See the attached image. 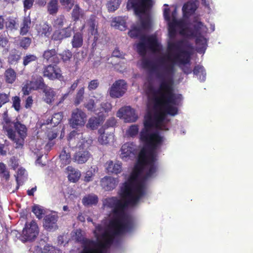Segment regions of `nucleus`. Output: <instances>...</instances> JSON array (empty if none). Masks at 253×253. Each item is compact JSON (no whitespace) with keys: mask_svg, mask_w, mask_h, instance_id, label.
Instances as JSON below:
<instances>
[{"mask_svg":"<svg viewBox=\"0 0 253 253\" xmlns=\"http://www.w3.org/2000/svg\"><path fill=\"white\" fill-rule=\"evenodd\" d=\"M198 3V0H191L185 3L182 8L184 18L181 20L176 19L175 7L169 8L168 5L164 4V16L168 22L170 38L167 50L161 53L154 63L144 57L141 61L143 68L152 71L157 83L156 88L150 83L145 84L147 106H178L182 99L181 95L173 93L175 66H179L185 74L191 73L190 55L192 48L186 41H173L176 33L188 38H195L198 53L204 54L207 49V27L198 19L192 23H189L186 19L196 10Z\"/></svg>","mask_w":253,"mask_h":253,"instance_id":"f257e3e1","label":"nucleus"},{"mask_svg":"<svg viewBox=\"0 0 253 253\" xmlns=\"http://www.w3.org/2000/svg\"><path fill=\"white\" fill-rule=\"evenodd\" d=\"M140 139L144 147L132 171L121 188L119 197L107 198L103 201L104 210L110 214L103 225L96 227L94 234L97 242L84 240L81 230L75 233V239L83 241L82 253L90 243L94 245L96 253H107V249L119 241L121 235L130 232L135 227L133 218L126 209L127 206L136 205L146 194L147 180L156 175L158 150L163 141L162 136H140Z\"/></svg>","mask_w":253,"mask_h":253,"instance_id":"f03ea898","label":"nucleus"},{"mask_svg":"<svg viewBox=\"0 0 253 253\" xmlns=\"http://www.w3.org/2000/svg\"><path fill=\"white\" fill-rule=\"evenodd\" d=\"M11 137L8 138L15 144L16 147H22L27 136V128L25 125L16 120L11 128Z\"/></svg>","mask_w":253,"mask_h":253,"instance_id":"7ed1b4c3","label":"nucleus"},{"mask_svg":"<svg viewBox=\"0 0 253 253\" xmlns=\"http://www.w3.org/2000/svg\"><path fill=\"white\" fill-rule=\"evenodd\" d=\"M39 232L38 226L35 221L27 223L23 229L21 240L23 242L32 241L37 237Z\"/></svg>","mask_w":253,"mask_h":253,"instance_id":"20e7f679","label":"nucleus"},{"mask_svg":"<svg viewBox=\"0 0 253 253\" xmlns=\"http://www.w3.org/2000/svg\"><path fill=\"white\" fill-rule=\"evenodd\" d=\"M89 143L87 142V141L85 142L83 139L78 144V147L82 150L76 152L74 155L73 157L74 162L78 164H84L88 160L90 155L88 152L85 149L89 146Z\"/></svg>","mask_w":253,"mask_h":253,"instance_id":"39448f33","label":"nucleus"},{"mask_svg":"<svg viewBox=\"0 0 253 253\" xmlns=\"http://www.w3.org/2000/svg\"><path fill=\"white\" fill-rule=\"evenodd\" d=\"M86 115L81 109L77 108L72 111L69 124L73 128H77L84 126L85 124Z\"/></svg>","mask_w":253,"mask_h":253,"instance_id":"423d86ee","label":"nucleus"},{"mask_svg":"<svg viewBox=\"0 0 253 253\" xmlns=\"http://www.w3.org/2000/svg\"><path fill=\"white\" fill-rule=\"evenodd\" d=\"M137 147L133 143H126L121 147L120 158L124 161L134 158L137 155Z\"/></svg>","mask_w":253,"mask_h":253,"instance_id":"0eeeda50","label":"nucleus"},{"mask_svg":"<svg viewBox=\"0 0 253 253\" xmlns=\"http://www.w3.org/2000/svg\"><path fill=\"white\" fill-rule=\"evenodd\" d=\"M126 90L125 81L120 80L115 82L109 90V94L113 98H119L123 95Z\"/></svg>","mask_w":253,"mask_h":253,"instance_id":"6e6552de","label":"nucleus"},{"mask_svg":"<svg viewBox=\"0 0 253 253\" xmlns=\"http://www.w3.org/2000/svg\"><path fill=\"white\" fill-rule=\"evenodd\" d=\"M117 116L124 120L125 122H133L137 118L134 110L129 106L121 108L117 113Z\"/></svg>","mask_w":253,"mask_h":253,"instance_id":"1a4fd4ad","label":"nucleus"},{"mask_svg":"<svg viewBox=\"0 0 253 253\" xmlns=\"http://www.w3.org/2000/svg\"><path fill=\"white\" fill-rule=\"evenodd\" d=\"M57 219L58 216L54 212L46 214L44 218L43 226L49 231L55 230L57 227L56 224Z\"/></svg>","mask_w":253,"mask_h":253,"instance_id":"9d476101","label":"nucleus"},{"mask_svg":"<svg viewBox=\"0 0 253 253\" xmlns=\"http://www.w3.org/2000/svg\"><path fill=\"white\" fill-rule=\"evenodd\" d=\"M43 73L44 77L51 80L59 79L61 77V70L56 66L48 65L45 67Z\"/></svg>","mask_w":253,"mask_h":253,"instance_id":"9b49d317","label":"nucleus"},{"mask_svg":"<svg viewBox=\"0 0 253 253\" xmlns=\"http://www.w3.org/2000/svg\"><path fill=\"white\" fill-rule=\"evenodd\" d=\"M73 28L71 25L67 27L56 30L52 35V39L54 41H60L64 38L71 36Z\"/></svg>","mask_w":253,"mask_h":253,"instance_id":"f8f14e48","label":"nucleus"},{"mask_svg":"<svg viewBox=\"0 0 253 253\" xmlns=\"http://www.w3.org/2000/svg\"><path fill=\"white\" fill-rule=\"evenodd\" d=\"M99 134L98 138L99 143L101 145H107L113 143L114 141V135L112 133H106L104 128L98 130Z\"/></svg>","mask_w":253,"mask_h":253,"instance_id":"ddd939ff","label":"nucleus"},{"mask_svg":"<svg viewBox=\"0 0 253 253\" xmlns=\"http://www.w3.org/2000/svg\"><path fill=\"white\" fill-rule=\"evenodd\" d=\"M105 168L108 173L118 174L122 171V164L119 161H109L105 164Z\"/></svg>","mask_w":253,"mask_h":253,"instance_id":"4468645a","label":"nucleus"},{"mask_svg":"<svg viewBox=\"0 0 253 253\" xmlns=\"http://www.w3.org/2000/svg\"><path fill=\"white\" fill-rule=\"evenodd\" d=\"M119 182L118 178L111 176H105L101 180V186L106 190L114 189Z\"/></svg>","mask_w":253,"mask_h":253,"instance_id":"2eb2a0df","label":"nucleus"},{"mask_svg":"<svg viewBox=\"0 0 253 253\" xmlns=\"http://www.w3.org/2000/svg\"><path fill=\"white\" fill-rule=\"evenodd\" d=\"M2 120L3 128L6 132V135L8 137H10L12 136L11 128L13 127V124H14V122H15L16 121L13 122L11 121L10 119L8 117L7 111L4 112L3 114Z\"/></svg>","mask_w":253,"mask_h":253,"instance_id":"dca6fc26","label":"nucleus"},{"mask_svg":"<svg viewBox=\"0 0 253 253\" xmlns=\"http://www.w3.org/2000/svg\"><path fill=\"white\" fill-rule=\"evenodd\" d=\"M2 120L3 128L6 132V135L8 137H10L12 136L11 128L13 127V124H14V122H15L16 121L13 122L11 121L10 119L8 117L7 111L4 112L3 114Z\"/></svg>","mask_w":253,"mask_h":253,"instance_id":"f3484780","label":"nucleus"},{"mask_svg":"<svg viewBox=\"0 0 253 253\" xmlns=\"http://www.w3.org/2000/svg\"><path fill=\"white\" fill-rule=\"evenodd\" d=\"M71 162L70 149L68 147H64L61 151L59 155V162L61 166L64 167L69 164Z\"/></svg>","mask_w":253,"mask_h":253,"instance_id":"a211bd4d","label":"nucleus"},{"mask_svg":"<svg viewBox=\"0 0 253 253\" xmlns=\"http://www.w3.org/2000/svg\"><path fill=\"white\" fill-rule=\"evenodd\" d=\"M66 171L68 179L71 182H76L81 177V173L80 171L72 167L68 166L66 168Z\"/></svg>","mask_w":253,"mask_h":253,"instance_id":"6ab92c4d","label":"nucleus"},{"mask_svg":"<svg viewBox=\"0 0 253 253\" xmlns=\"http://www.w3.org/2000/svg\"><path fill=\"white\" fill-rule=\"evenodd\" d=\"M43 57L47 62L56 63L58 61L57 53L55 49H49L45 51Z\"/></svg>","mask_w":253,"mask_h":253,"instance_id":"aec40b11","label":"nucleus"},{"mask_svg":"<svg viewBox=\"0 0 253 253\" xmlns=\"http://www.w3.org/2000/svg\"><path fill=\"white\" fill-rule=\"evenodd\" d=\"M82 202L85 206L95 205L98 202V197L94 194H89L83 198Z\"/></svg>","mask_w":253,"mask_h":253,"instance_id":"412c9836","label":"nucleus"},{"mask_svg":"<svg viewBox=\"0 0 253 253\" xmlns=\"http://www.w3.org/2000/svg\"><path fill=\"white\" fill-rule=\"evenodd\" d=\"M43 92L44 93V100L47 103H51L54 100L55 96L54 90L49 87L45 86Z\"/></svg>","mask_w":253,"mask_h":253,"instance_id":"4be33fe9","label":"nucleus"},{"mask_svg":"<svg viewBox=\"0 0 253 253\" xmlns=\"http://www.w3.org/2000/svg\"><path fill=\"white\" fill-rule=\"evenodd\" d=\"M27 172L25 169L20 167L18 168L16 177L17 184L18 185L23 183V181L27 178Z\"/></svg>","mask_w":253,"mask_h":253,"instance_id":"5701e85b","label":"nucleus"},{"mask_svg":"<svg viewBox=\"0 0 253 253\" xmlns=\"http://www.w3.org/2000/svg\"><path fill=\"white\" fill-rule=\"evenodd\" d=\"M111 25L115 28L120 29L121 31L126 29V23L122 17H115L113 19Z\"/></svg>","mask_w":253,"mask_h":253,"instance_id":"b1692460","label":"nucleus"},{"mask_svg":"<svg viewBox=\"0 0 253 253\" xmlns=\"http://www.w3.org/2000/svg\"><path fill=\"white\" fill-rule=\"evenodd\" d=\"M38 34L42 37H48L50 35V27L46 23L41 24L37 28Z\"/></svg>","mask_w":253,"mask_h":253,"instance_id":"393cba45","label":"nucleus"},{"mask_svg":"<svg viewBox=\"0 0 253 253\" xmlns=\"http://www.w3.org/2000/svg\"><path fill=\"white\" fill-rule=\"evenodd\" d=\"M98 171V169L96 166L91 167L84 173V180L85 182H89L92 180L94 176Z\"/></svg>","mask_w":253,"mask_h":253,"instance_id":"a878e982","label":"nucleus"},{"mask_svg":"<svg viewBox=\"0 0 253 253\" xmlns=\"http://www.w3.org/2000/svg\"><path fill=\"white\" fill-rule=\"evenodd\" d=\"M193 72L201 81L205 80L206 74L203 66L200 65L195 66Z\"/></svg>","mask_w":253,"mask_h":253,"instance_id":"bb28decb","label":"nucleus"},{"mask_svg":"<svg viewBox=\"0 0 253 253\" xmlns=\"http://www.w3.org/2000/svg\"><path fill=\"white\" fill-rule=\"evenodd\" d=\"M5 81L7 83L12 84L15 80L16 74L12 69H8L4 73Z\"/></svg>","mask_w":253,"mask_h":253,"instance_id":"cd10ccee","label":"nucleus"},{"mask_svg":"<svg viewBox=\"0 0 253 253\" xmlns=\"http://www.w3.org/2000/svg\"><path fill=\"white\" fill-rule=\"evenodd\" d=\"M31 23V19L29 16L26 17L24 18L20 29L21 34L25 35L28 33L30 27Z\"/></svg>","mask_w":253,"mask_h":253,"instance_id":"c85d7f7f","label":"nucleus"},{"mask_svg":"<svg viewBox=\"0 0 253 253\" xmlns=\"http://www.w3.org/2000/svg\"><path fill=\"white\" fill-rule=\"evenodd\" d=\"M83 39L82 35L77 33L74 36L72 41V46L74 48H78L83 45Z\"/></svg>","mask_w":253,"mask_h":253,"instance_id":"c756f323","label":"nucleus"},{"mask_svg":"<svg viewBox=\"0 0 253 253\" xmlns=\"http://www.w3.org/2000/svg\"><path fill=\"white\" fill-rule=\"evenodd\" d=\"M58 10L57 0H51L47 5V11L50 14H54L57 13Z\"/></svg>","mask_w":253,"mask_h":253,"instance_id":"7c9ffc66","label":"nucleus"},{"mask_svg":"<svg viewBox=\"0 0 253 253\" xmlns=\"http://www.w3.org/2000/svg\"><path fill=\"white\" fill-rule=\"evenodd\" d=\"M66 20L63 15H60L56 18L53 23V26L56 29L62 28Z\"/></svg>","mask_w":253,"mask_h":253,"instance_id":"2f4dec72","label":"nucleus"},{"mask_svg":"<svg viewBox=\"0 0 253 253\" xmlns=\"http://www.w3.org/2000/svg\"><path fill=\"white\" fill-rule=\"evenodd\" d=\"M0 175L2 179L8 180L9 178V172L5 165L2 163H0Z\"/></svg>","mask_w":253,"mask_h":253,"instance_id":"473e14b6","label":"nucleus"},{"mask_svg":"<svg viewBox=\"0 0 253 253\" xmlns=\"http://www.w3.org/2000/svg\"><path fill=\"white\" fill-rule=\"evenodd\" d=\"M32 211L39 219L42 218L45 212L44 209L39 205L34 206L33 207Z\"/></svg>","mask_w":253,"mask_h":253,"instance_id":"72a5a7b5","label":"nucleus"},{"mask_svg":"<svg viewBox=\"0 0 253 253\" xmlns=\"http://www.w3.org/2000/svg\"><path fill=\"white\" fill-rule=\"evenodd\" d=\"M120 3V0H110L107 5L108 10L111 12L115 11L119 7Z\"/></svg>","mask_w":253,"mask_h":253,"instance_id":"f704fd0d","label":"nucleus"},{"mask_svg":"<svg viewBox=\"0 0 253 253\" xmlns=\"http://www.w3.org/2000/svg\"><path fill=\"white\" fill-rule=\"evenodd\" d=\"M84 92V87H81L78 90L74 100V103L76 105H78L83 101Z\"/></svg>","mask_w":253,"mask_h":253,"instance_id":"c9c22d12","label":"nucleus"},{"mask_svg":"<svg viewBox=\"0 0 253 253\" xmlns=\"http://www.w3.org/2000/svg\"><path fill=\"white\" fill-rule=\"evenodd\" d=\"M100 120L96 117H93L89 119L87 124V126L91 129L96 128L100 124Z\"/></svg>","mask_w":253,"mask_h":253,"instance_id":"e433bc0d","label":"nucleus"},{"mask_svg":"<svg viewBox=\"0 0 253 253\" xmlns=\"http://www.w3.org/2000/svg\"><path fill=\"white\" fill-rule=\"evenodd\" d=\"M33 82L32 87H33V89L34 90H36L39 88L44 89L46 86L43 83L42 79L41 77H39L35 82Z\"/></svg>","mask_w":253,"mask_h":253,"instance_id":"4c0bfd02","label":"nucleus"},{"mask_svg":"<svg viewBox=\"0 0 253 253\" xmlns=\"http://www.w3.org/2000/svg\"><path fill=\"white\" fill-rule=\"evenodd\" d=\"M5 26L7 29L12 30L13 29H17L18 24L16 20L14 18H9L7 21L5 23Z\"/></svg>","mask_w":253,"mask_h":253,"instance_id":"58836bf2","label":"nucleus"},{"mask_svg":"<svg viewBox=\"0 0 253 253\" xmlns=\"http://www.w3.org/2000/svg\"><path fill=\"white\" fill-rule=\"evenodd\" d=\"M20 58V56L15 50L12 51L8 57V61L10 63L13 64L17 62Z\"/></svg>","mask_w":253,"mask_h":253,"instance_id":"ea45409f","label":"nucleus"},{"mask_svg":"<svg viewBox=\"0 0 253 253\" xmlns=\"http://www.w3.org/2000/svg\"><path fill=\"white\" fill-rule=\"evenodd\" d=\"M62 118L63 115L62 113H56L54 114L50 120L51 123L53 124L54 126L57 125L59 124Z\"/></svg>","mask_w":253,"mask_h":253,"instance_id":"a19ab883","label":"nucleus"},{"mask_svg":"<svg viewBox=\"0 0 253 253\" xmlns=\"http://www.w3.org/2000/svg\"><path fill=\"white\" fill-rule=\"evenodd\" d=\"M138 132V127L136 125L131 126L126 131V134L133 137L137 134Z\"/></svg>","mask_w":253,"mask_h":253,"instance_id":"79ce46f5","label":"nucleus"},{"mask_svg":"<svg viewBox=\"0 0 253 253\" xmlns=\"http://www.w3.org/2000/svg\"><path fill=\"white\" fill-rule=\"evenodd\" d=\"M43 145V143H42V141L41 139H38L35 144L36 148L33 149V152L37 155L39 154H41L40 151L42 150Z\"/></svg>","mask_w":253,"mask_h":253,"instance_id":"37998d69","label":"nucleus"},{"mask_svg":"<svg viewBox=\"0 0 253 253\" xmlns=\"http://www.w3.org/2000/svg\"><path fill=\"white\" fill-rule=\"evenodd\" d=\"M60 2L68 11L72 8L74 4V0H60Z\"/></svg>","mask_w":253,"mask_h":253,"instance_id":"c03bdc74","label":"nucleus"},{"mask_svg":"<svg viewBox=\"0 0 253 253\" xmlns=\"http://www.w3.org/2000/svg\"><path fill=\"white\" fill-rule=\"evenodd\" d=\"M32 84L33 82L31 81L26 82L22 88V91L24 95L29 94L31 90L33 89V87H32Z\"/></svg>","mask_w":253,"mask_h":253,"instance_id":"a18cd8bd","label":"nucleus"},{"mask_svg":"<svg viewBox=\"0 0 253 253\" xmlns=\"http://www.w3.org/2000/svg\"><path fill=\"white\" fill-rule=\"evenodd\" d=\"M37 59V57L34 55H27L23 58V64L24 66H26L31 62L36 61Z\"/></svg>","mask_w":253,"mask_h":253,"instance_id":"49530a36","label":"nucleus"},{"mask_svg":"<svg viewBox=\"0 0 253 253\" xmlns=\"http://www.w3.org/2000/svg\"><path fill=\"white\" fill-rule=\"evenodd\" d=\"M12 106L14 107L15 110L17 111H19L20 109V99L18 96H14L12 98Z\"/></svg>","mask_w":253,"mask_h":253,"instance_id":"de8ad7c7","label":"nucleus"},{"mask_svg":"<svg viewBox=\"0 0 253 253\" xmlns=\"http://www.w3.org/2000/svg\"><path fill=\"white\" fill-rule=\"evenodd\" d=\"M9 94H7L6 93H0V108L2 106V105L8 102L9 100Z\"/></svg>","mask_w":253,"mask_h":253,"instance_id":"09e8293b","label":"nucleus"},{"mask_svg":"<svg viewBox=\"0 0 253 253\" xmlns=\"http://www.w3.org/2000/svg\"><path fill=\"white\" fill-rule=\"evenodd\" d=\"M81 15L80 9L78 5H76L72 12V16L75 20H78Z\"/></svg>","mask_w":253,"mask_h":253,"instance_id":"8fccbe9b","label":"nucleus"},{"mask_svg":"<svg viewBox=\"0 0 253 253\" xmlns=\"http://www.w3.org/2000/svg\"><path fill=\"white\" fill-rule=\"evenodd\" d=\"M31 40L29 38H23L20 42V45L22 47L27 48L31 44Z\"/></svg>","mask_w":253,"mask_h":253,"instance_id":"3c124183","label":"nucleus"},{"mask_svg":"<svg viewBox=\"0 0 253 253\" xmlns=\"http://www.w3.org/2000/svg\"><path fill=\"white\" fill-rule=\"evenodd\" d=\"M89 25V31L91 35H95L97 31L96 29H95L96 25L95 23L94 20H91L88 22Z\"/></svg>","mask_w":253,"mask_h":253,"instance_id":"603ef678","label":"nucleus"},{"mask_svg":"<svg viewBox=\"0 0 253 253\" xmlns=\"http://www.w3.org/2000/svg\"><path fill=\"white\" fill-rule=\"evenodd\" d=\"M99 85V82L97 80H94L91 81L88 85V89L89 90H94L96 89Z\"/></svg>","mask_w":253,"mask_h":253,"instance_id":"864d4df0","label":"nucleus"},{"mask_svg":"<svg viewBox=\"0 0 253 253\" xmlns=\"http://www.w3.org/2000/svg\"><path fill=\"white\" fill-rule=\"evenodd\" d=\"M43 252L44 253H56V250L53 246L46 245L44 247Z\"/></svg>","mask_w":253,"mask_h":253,"instance_id":"5fc2aeb1","label":"nucleus"},{"mask_svg":"<svg viewBox=\"0 0 253 253\" xmlns=\"http://www.w3.org/2000/svg\"><path fill=\"white\" fill-rule=\"evenodd\" d=\"M85 107L89 111H95L94 110V102L92 99H90L86 102L85 105Z\"/></svg>","mask_w":253,"mask_h":253,"instance_id":"6e6d98bb","label":"nucleus"},{"mask_svg":"<svg viewBox=\"0 0 253 253\" xmlns=\"http://www.w3.org/2000/svg\"><path fill=\"white\" fill-rule=\"evenodd\" d=\"M62 58L64 61H67L69 60V59L71 58L72 54L71 52L69 50H65L63 52L62 54L61 55Z\"/></svg>","mask_w":253,"mask_h":253,"instance_id":"4d7b16f0","label":"nucleus"},{"mask_svg":"<svg viewBox=\"0 0 253 253\" xmlns=\"http://www.w3.org/2000/svg\"><path fill=\"white\" fill-rule=\"evenodd\" d=\"M57 136V132L55 129L50 130L47 133V136L50 141L55 138Z\"/></svg>","mask_w":253,"mask_h":253,"instance_id":"13d9d810","label":"nucleus"},{"mask_svg":"<svg viewBox=\"0 0 253 253\" xmlns=\"http://www.w3.org/2000/svg\"><path fill=\"white\" fill-rule=\"evenodd\" d=\"M101 109L103 111H104L105 112H108L111 110L112 108V106L110 103L108 102L103 103L101 105Z\"/></svg>","mask_w":253,"mask_h":253,"instance_id":"bf43d9fd","label":"nucleus"},{"mask_svg":"<svg viewBox=\"0 0 253 253\" xmlns=\"http://www.w3.org/2000/svg\"><path fill=\"white\" fill-rule=\"evenodd\" d=\"M81 80V79H79L74 81L70 87L69 88L68 94L70 92H72L77 88Z\"/></svg>","mask_w":253,"mask_h":253,"instance_id":"052dcab7","label":"nucleus"},{"mask_svg":"<svg viewBox=\"0 0 253 253\" xmlns=\"http://www.w3.org/2000/svg\"><path fill=\"white\" fill-rule=\"evenodd\" d=\"M33 103V100L31 96H28L25 101V107L26 108H30Z\"/></svg>","mask_w":253,"mask_h":253,"instance_id":"680f3d73","label":"nucleus"},{"mask_svg":"<svg viewBox=\"0 0 253 253\" xmlns=\"http://www.w3.org/2000/svg\"><path fill=\"white\" fill-rule=\"evenodd\" d=\"M69 137L71 140H72L73 137H74L75 139H79L82 137V134L77 133V132L75 131H73L70 133Z\"/></svg>","mask_w":253,"mask_h":253,"instance_id":"e2e57ef3","label":"nucleus"},{"mask_svg":"<svg viewBox=\"0 0 253 253\" xmlns=\"http://www.w3.org/2000/svg\"><path fill=\"white\" fill-rule=\"evenodd\" d=\"M34 0H25L24 5L25 9H30L33 5Z\"/></svg>","mask_w":253,"mask_h":253,"instance_id":"0e129e2a","label":"nucleus"},{"mask_svg":"<svg viewBox=\"0 0 253 253\" xmlns=\"http://www.w3.org/2000/svg\"><path fill=\"white\" fill-rule=\"evenodd\" d=\"M11 166L13 169H15L18 167V163L16 159L14 157L10 159Z\"/></svg>","mask_w":253,"mask_h":253,"instance_id":"69168bd1","label":"nucleus"},{"mask_svg":"<svg viewBox=\"0 0 253 253\" xmlns=\"http://www.w3.org/2000/svg\"><path fill=\"white\" fill-rule=\"evenodd\" d=\"M54 145V143L52 141L48 142L44 146L46 151H48L50 150L51 148Z\"/></svg>","mask_w":253,"mask_h":253,"instance_id":"338daca9","label":"nucleus"},{"mask_svg":"<svg viewBox=\"0 0 253 253\" xmlns=\"http://www.w3.org/2000/svg\"><path fill=\"white\" fill-rule=\"evenodd\" d=\"M112 55L114 57H121V53L118 49H115L112 53Z\"/></svg>","mask_w":253,"mask_h":253,"instance_id":"774afa93","label":"nucleus"}]
</instances>
